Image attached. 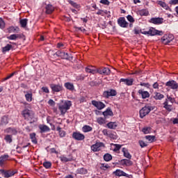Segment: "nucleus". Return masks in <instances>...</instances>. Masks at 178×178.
Here are the masks:
<instances>
[{
	"label": "nucleus",
	"instance_id": "36",
	"mask_svg": "<svg viewBox=\"0 0 178 178\" xmlns=\"http://www.w3.org/2000/svg\"><path fill=\"white\" fill-rule=\"evenodd\" d=\"M1 124H8L9 123V118L8 116L4 115L1 118Z\"/></svg>",
	"mask_w": 178,
	"mask_h": 178
},
{
	"label": "nucleus",
	"instance_id": "56",
	"mask_svg": "<svg viewBox=\"0 0 178 178\" xmlns=\"http://www.w3.org/2000/svg\"><path fill=\"white\" fill-rule=\"evenodd\" d=\"M108 137H109L110 138H112L113 140H116V138H118V136H116V135H114L113 134H109Z\"/></svg>",
	"mask_w": 178,
	"mask_h": 178
},
{
	"label": "nucleus",
	"instance_id": "27",
	"mask_svg": "<svg viewBox=\"0 0 178 178\" xmlns=\"http://www.w3.org/2000/svg\"><path fill=\"white\" fill-rule=\"evenodd\" d=\"M40 133H45V131H49L50 129L47 125L40 124L39 125Z\"/></svg>",
	"mask_w": 178,
	"mask_h": 178
},
{
	"label": "nucleus",
	"instance_id": "45",
	"mask_svg": "<svg viewBox=\"0 0 178 178\" xmlns=\"http://www.w3.org/2000/svg\"><path fill=\"white\" fill-rule=\"evenodd\" d=\"M43 166L46 169H49V168H51V166H52V163H51V162H49V161H46V162L43 163Z\"/></svg>",
	"mask_w": 178,
	"mask_h": 178
},
{
	"label": "nucleus",
	"instance_id": "12",
	"mask_svg": "<svg viewBox=\"0 0 178 178\" xmlns=\"http://www.w3.org/2000/svg\"><path fill=\"white\" fill-rule=\"evenodd\" d=\"M92 104L100 111L101 109H104V108H105V104L101 102L93 100L92 101Z\"/></svg>",
	"mask_w": 178,
	"mask_h": 178
},
{
	"label": "nucleus",
	"instance_id": "52",
	"mask_svg": "<svg viewBox=\"0 0 178 178\" xmlns=\"http://www.w3.org/2000/svg\"><path fill=\"white\" fill-rule=\"evenodd\" d=\"M114 146H115V148H114L113 151H115V152L119 151V149H120V148H122V145H120L115 144V145H114Z\"/></svg>",
	"mask_w": 178,
	"mask_h": 178
},
{
	"label": "nucleus",
	"instance_id": "31",
	"mask_svg": "<svg viewBox=\"0 0 178 178\" xmlns=\"http://www.w3.org/2000/svg\"><path fill=\"white\" fill-rule=\"evenodd\" d=\"M64 86L65 88H67V90H70V91H73V90H74V86L73 85V83L67 82L65 83Z\"/></svg>",
	"mask_w": 178,
	"mask_h": 178
},
{
	"label": "nucleus",
	"instance_id": "19",
	"mask_svg": "<svg viewBox=\"0 0 178 178\" xmlns=\"http://www.w3.org/2000/svg\"><path fill=\"white\" fill-rule=\"evenodd\" d=\"M138 94L140 95H141V97H142V98H143V99H145V98H149V92H148L147 91L139 90Z\"/></svg>",
	"mask_w": 178,
	"mask_h": 178
},
{
	"label": "nucleus",
	"instance_id": "55",
	"mask_svg": "<svg viewBox=\"0 0 178 178\" xmlns=\"http://www.w3.org/2000/svg\"><path fill=\"white\" fill-rule=\"evenodd\" d=\"M42 90L43 91V92H46V94H49V89H48L47 87H42Z\"/></svg>",
	"mask_w": 178,
	"mask_h": 178
},
{
	"label": "nucleus",
	"instance_id": "26",
	"mask_svg": "<svg viewBox=\"0 0 178 178\" xmlns=\"http://www.w3.org/2000/svg\"><path fill=\"white\" fill-rule=\"evenodd\" d=\"M54 10H55V8L54 6H52V5L49 4L46 6V13H47V15H51Z\"/></svg>",
	"mask_w": 178,
	"mask_h": 178
},
{
	"label": "nucleus",
	"instance_id": "59",
	"mask_svg": "<svg viewBox=\"0 0 178 178\" xmlns=\"http://www.w3.org/2000/svg\"><path fill=\"white\" fill-rule=\"evenodd\" d=\"M170 3L171 5H178V0H171Z\"/></svg>",
	"mask_w": 178,
	"mask_h": 178
},
{
	"label": "nucleus",
	"instance_id": "44",
	"mask_svg": "<svg viewBox=\"0 0 178 178\" xmlns=\"http://www.w3.org/2000/svg\"><path fill=\"white\" fill-rule=\"evenodd\" d=\"M12 48V44H7L6 47H3V52H8V51H10Z\"/></svg>",
	"mask_w": 178,
	"mask_h": 178
},
{
	"label": "nucleus",
	"instance_id": "17",
	"mask_svg": "<svg viewBox=\"0 0 178 178\" xmlns=\"http://www.w3.org/2000/svg\"><path fill=\"white\" fill-rule=\"evenodd\" d=\"M150 23H153V24H162L163 23V18H152L149 21Z\"/></svg>",
	"mask_w": 178,
	"mask_h": 178
},
{
	"label": "nucleus",
	"instance_id": "53",
	"mask_svg": "<svg viewBox=\"0 0 178 178\" xmlns=\"http://www.w3.org/2000/svg\"><path fill=\"white\" fill-rule=\"evenodd\" d=\"M124 163L127 166H131V165H133V163L130 160H124Z\"/></svg>",
	"mask_w": 178,
	"mask_h": 178
},
{
	"label": "nucleus",
	"instance_id": "60",
	"mask_svg": "<svg viewBox=\"0 0 178 178\" xmlns=\"http://www.w3.org/2000/svg\"><path fill=\"white\" fill-rule=\"evenodd\" d=\"M166 101H168L169 102H171L172 104H173V102H175V99L172 98L171 97H168V99H166Z\"/></svg>",
	"mask_w": 178,
	"mask_h": 178
},
{
	"label": "nucleus",
	"instance_id": "61",
	"mask_svg": "<svg viewBox=\"0 0 178 178\" xmlns=\"http://www.w3.org/2000/svg\"><path fill=\"white\" fill-rule=\"evenodd\" d=\"M13 76H15V72L11 73L10 75L6 77L4 80H9V79H10V77H13Z\"/></svg>",
	"mask_w": 178,
	"mask_h": 178
},
{
	"label": "nucleus",
	"instance_id": "64",
	"mask_svg": "<svg viewBox=\"0 0 178 178\" xmlns=\"http://www.w3.org/2000/svg\"><path fill=\"white\" fill-rule=\"evenodd\" d=\"M84 79H86V76H84L83 75H80V76H77V80H84Z\"/></svg>",
	"mask_w": 178,
	"mask_h": 178
},
{
	"label": "nucleus",
	"instance_id": "29",
	"mask_svg": "<svg viewBox=\"0 0 178 178\" xmlns=\"http://www.w3.org/2000/svg\"><path fill=\"white\" fill-rule=\"evenodd\" d=\"M25 98L27 102H31V101H33V93L26 92Z\"/></svg>",
	"mask_w": 178,
	"mask_h": 178
},
{
	"label": "nucleus",
	"instance_id": "8",
	"mask_svg": "<svg viewBox=\"0 0 178 178\" xmlns=\"http://www.w3.org/2000/svg\"><path fill=\"white\" fill-rule=\"evenodd\" d=\"M72 138H74V140H77V141H82V140L86 138V136H84V134H81L80 132H74L72 134Z\"/></svg>",
	"mask_w": 178,
	"mask_h": 178
},
{
	"label": "nucleus",
	"instance_id": "33",
	"mask_svg": "<svg viewBox=\"0 0 178 178\" xmlns=\"http://www.w3.org/2000/svg\"><path fill=\"white\" fill-rule=\"evenodd\" d=\"M151 130H152V129L149 127H145L142 129V131L144 134H149Z\"/></svg>",
	"mask_w": 178,
	"mask_h": 178
},
{
	"label": "nucleus",
	"instance_id": "34",
	"mask_svg": "<svg viewBox=\"0 0 178 178\" xmlns=\"http://www.w3.org/2000/svg\"><path fill=\"white\" fill-rule=\"evenodd\" d=\"M82 130L84 133H88V131H92V127L89 125H85L83 127Z\"/></svg>",
	"mask_w": 178,
	"mask_h": 178
},
{
	"label": "nucleus",
	"instance_id": "5",
	"mask_svg": "<svg viewBox=\"0 0 178 178\" xmlns=\"http://www.w3.org/2000/svg\"><path fill=\"white\" fill-rule=\"evenodd\" d=\"M105 147V145L103 143L99 142L96 143L95 145L91 146V149L93 152H98V151H101L102 148Z\"/></svg>",
	"mask_w": 178,
	"mask_h": 178
},
{
	"label": "nucleus",
	"instance_id": "3",
	"mask_svg": "<svg viewBox=\"0 0 178 178\" xmlns=\"http://www.w3.org/2000/svg\"><path fill=\"white\" fill-rule=\"evenodd\" d=\"M143 34L147 35H162L163 34V32L161 31H158L154 28H150L148 31H145L143 32Z\"/></svg>",
	"mask_w": 178,
	"mask_h": 178
},
{
	"label": "nucleus",
	"instance_id": "14",
	"mask_svg": "<svg viewBox=\"0 0 178 178\" xmlns=\"http://www.w3.org/2000/svg\"><path fill=\"white\" fill-rule=\"evenodd\" d=\"M50 88H51L52 91L54 92H59L60 91H62V86L56 85L55 83L50 84Z\"/></svg>",
	"mask_w": 178,
	"mask_h": 178
},
{
	"label": "nucleus",
	"instance_id": "4",
	"mask_svg": "<svg viewBox=\"0 0 178 178\" xmlns=\"http://www.w3.org/2000/svg\"><path fill=\"white\" fill-rule=\"evenodd\" d=\"M1 172L6 178L12 177V176H15L17 173V170H8L6 171L5 170H1Z\"/></svg>",
	"mask_w": 178,
	"mask_h": 178
},
{
	"label": "nucleus",
	"instance_id": "25",
	"mask_svg": "<svg viewBox=\"0 0 178 178\" xmlns=\"http://www.w3.org/2000/svg\"><path fill=\"white\" fill-rule=\"evenodd\" d=\"M8 33H19L20 31V29L18 27H15V26H10L9 28L7 29Z\"/></svg>",
	"mask_w": 178,
	"mask_h": 178
},
{
	"label": "nucleus",
	"instance_id": "11",
	"mask_svg": "<svg viewBox=\"0 0 178 178\" xmlns=\"http://www.w3.org/2000/svg\"><path fill=\"white\" fill-rule=\"evenodd\" d=\"M117 92L115 90L104 91L103 93V96L104 98H109V97H115Z\"/></svg>",
	"mask_w": 178,
	"mask_h": 178
},
{
	"label": "nucleus",
	"instance_id": "49",
	"mask_svg": "<svg viewBox=\"0 0 178 178\" xmlns=\"http://www.w3.org/2000/svg\"><path fill=\"white\" fill-rule=\"evenodd\" d=\"M0 29H5V22L2 18H0Z\"/></svg>",
	"mask_w": 178,
	"mask_h": 178
},
{
	"label": "nucleus",
	"instance_id": "47",
	"mask_svg": "<svg viewBox=\"0 0 178 178\" xmlns=\"http://www.w3.org/2000/svg\"><path fill=\"white\" fill-rule=\"evenodd\" d=\"M97 123H99V124H104L105 123V119L102 118H99L97 120Z\"/></svg>",
	"mask_w": 178,
	"mask_h": 178
},
{
	"label": "nucleus",
	"instance_id": "46",
	"mask_svg": "<svg viewBox=\"0 0 178 178\" xmlns=\"http://www.w3.org/2000/svg\"><path fill=\"white\" fill-rule=\"evenodd\" d=\"M159 5H160V6H162V8H164V9H168V8L166 3L163 1H159Z\"/></svg>",
	"mask_w": 178,
	"mask_h": 178
},
{
	"label": "nucleus",
	"instance_id": "23",
	"mask_svg": "<svg viewBox=\"0 0 178 178\" xmlns=\"http://www.w3.org/2000/svg\"><path fill=\"white\" fill-rule=\"evenodd\" d=\"M61 162H72L73 161V157L72 156H69L68 157H66L65 156H62L60 157Z\"/></svg>",
	"mask_w": 178,
	"mask_h": 178
},
{
	"label": "nucleus",
	"instance_id": "42",
	"mask_svg": "<svg viewBox=\"0 0 178 178\" xmlns=\"http://www.w3.org/2000/svg\"><path fill=\"white\" fill-rule=\"evenodd\" d=\"M104 161H106V162H109V161H111V159H112V155H111L109 154H106L104 156Z\"/></svg>",
	"mask_w": 178,
	"mask_h": 178
},
{
	"label": "nucleus",
	"instance_id": "18",
	"mask_svg": "<svg viewBox=\"0 0 178 178\" xmlns=\"http://www.w3.org/2000/svg\"><path fill=\"white\" fill-rule=\"evenodd\" d=\"M134 80L133 79H121L120 83H124L126 86H133Z\"/></svg>",
	"mask_w": 178,
	"mask_h": 178
},
{
	"label": "nucleus",
	"instance_id": "57",
	"mask_svg": "<svg viewBox=\"0 0 178 178\" xmlns=\"http://www.w3.org/2000/svg\"><path fill=\"white\" fill-rule=\"evenodd\" d=\"M100 3H103V5H109L110 2L108 0H101Z\"/></svg>",
	"mask_w": 178,
	"mask_h": 178
},
{
	"label": "nucleus",
	"instance_id": "50",
	"mask_svg": "<svg viewBox=\"0 0 178 178\" xmlns=\"http://www.w3.org/2000/svg\"><path fill=\"white\" fill-rule=\"evenodd\" d=\"M127 19L128 22H130V23H134V18L131 15H128Z\"/></svg>",
	"mask_w": 178,
	"mask_h": 178
},
{
	"label": "nucleus",
	"instance_id": "35",
	"mask_svg": "<svg viewBox=\"0 0 178 178\" xmlns=\"http://www.w3.org/2000/svg\"><path fill=\"white\" fill-rule=\"evenodd\" d=\"M27 22H28L27 19H20L19 23H20L21 27H22L23 29H26L27 26Z\"/></svg>",
	"mask_w": 178,
	"mask_h": 178
},
{
	"label": "nucleus",
	"instance_id": "41",
	"mask_svg": "<svg viewBox=\"0 0 178 178\" xmlns=\"http://www.w3.org/2000/svg\"><path fill=\"white\" fill-rule=\"evenodd\" d=\"M138 14L140 16H148V10H140L138 11Z\"/></svg>",
	"mask_w": 178,
	"mask_h": 178
},
{
	"label": "nucleus",
	"instance_id": "16",
	"mask_svg": "<svg viewBox=\"0 0 178 178\" xmlns=\"http://www.w3.org/2000/svg\"><path fill=\"white\" fill-rule=\"evenodd\" d=\"M118 22V24H119V26H120V27L126 28V27H127V26H129V23H127V22L126 21L124 17H120Z\"/></svg>",
	"mask_w": 178,
	"mask_h": 178
},
{
	"label": "nucleus",
	"instance_id": "43",
	"mask_svg": "<svg viewBox=\"0 0 178 178\" xmlns=\"http://www.w3.org/2000/svg\"><path fill=\"white\" fill-rule=\"evenodd\" d=\"M145 138L146 140H148L149 143H154V140H155V136H146Z\"/></svg>",
	"mask_w": 178,
	"mask_h": 178
},
{
	"label": "nucleus",
	"instance_id": "39",
	"mask_svg": "<svg viewBox=\"0 0 178 178\" xmlns=\"http://www.w3.org/2000/svg\"><path fill=\"white\" fill-rule=\"evenodd\" d=\"M57 131L59 132L60 137H65V136H66V132H65V131H62L60 127H57Z\"/></svg>",
	"mask_w": 178,
	"mask_h": 178
},
{
	"label": "nucleus",
	"instance_id": "54",
	"mask_svg": "<svg viewBox=\"0 0 178 178\" xmlns=\"http://www.w3.org/2000/svg\"><path fill=\"white\" fill-rule=\"evenodd\" d=\"M49 105H50V106H55V102L52 99H49L48 102Z\"/></svg>",
	"mask_w": 178,
	"mask_h": 178
},
{
	"label": "nucleus",
	"instance_id": "30",
	"mask_svg": "<svg viewBox=\"0 0 178 178\" xmlns=\"http://www.w3.org/2000/svg\"><path fill=\"white\" fill-rule=\"evenodd\" d=\"M122 152L124 154V156H125V158H127L128 159H131V154H130V153L129 152V150H127V149L126 148H122Z\"/></svg>",
	"mask_w": 178,
	"mask_h": 178
},
{
	"label": "nucleus",
	"instance_id": "51",
	"mask_svg": "<svg viewBox=\"0 0 178 178\" xmlns=\"http://www.w3.org/2000/svg\"><path fill=\"white\" fill-rule=\"evenodd\" d=\"M139 145L141 147V148H144V147H147V143L143 140H139Z\"/></svg>",
	"mask_w": 178,
	"mask_h": 178
},
{
	"label": "nucleus",
	"instance_id": "22",
	"mask_svg": "<svg viewBox=\"0 0 178 178\" xmlns=\"http://www.w3.org/2000/svg\"><path fill=\"white\" fill-rule=\"evenodd\" d=\"M8 40H11L13 41H16V40H19V38H22V35L20 34H13L10 36L7 37Z\"/></svg>",
	"mask_w": 178,
	"mask_h": 178
},
{
	"label": "nucleus",
	"instance_id": "38",
	"mask_svg": "<svg viewBox=\"0 0 178 178\" xmlns=\"http://www.w3.org/2000/svg\"><path fill=\"white\" fill-rule=\"evenodd\" d=\"M30 138L33 144H37V138H35V133L30 134Z\"/></svg>",
	"mask_w": 178,
	"mask_h": 178
},
{
	"label": "nucleus",
	"instance_id": "63",
	"mask_svg": "<svg viewBox=\"0 0 178 178\" xmlns=\"http://www.w3.org/2000/svg\"><path fill=\"white\" fill-rule=\"evenodd\" d=\"M102 133H103V134H104V136H109V134L108 133V129H104V130L102 131Z\"/></svg>",
	"mask_w": 178,
	"mask_h": 178
},
{
	"label": "nucleus",
	"instance_id": "58",
	"mask_svg": "<svg viewBox=\"0 0 178 178\" xmlns=\"http://www.w3.org/2000/svg\"><path fill=\"white\" fill-rule=\"evenodd\" d=\"M69 3H70V5H72V6H74V8H78L79 5H77V3H74L72 1H69Z\"/></svg>",
	"mask_w": 178,
	"mask_h": 178
},
{
	"label": "nucleus",
	"instance_id": "10",
	"mask_svg": "<svg viewBox=\"0 0 178 178\" xmlns=\"http://www.w3.org/2000/svg\"><path fill=\"white\" fill-rule=\"evenodd\" d=\"M113 175H115V176H118V177H120V176H124V177H128V178L133 177V176L128 175L120 170H116L115 171H114Z\"/></svg>",
	"mask_w": 178,
	"mask_h": 178
},
{
	"label": "nucleus",
	"instance_id": "6",
	"mask_svg": "<svg viewBox=\"0 0 178 178\" xmlns=\"http://www.w3.org/2000/svg\"><path fill=\"white\" fill-rule=\"evenodd\" d=\"M175 40V36L172 34L165 35L162 38L161 41L163 44H165V45L169 44L171 41H173Z\"/></svg>",
	"mask_w": 178,
	"mask_h": 178
},
{
	"label": "nucleus",
	"instance_id": "24",
	"mask_svg": "<svg viewBox=\"0 0 178 178\" xmlns=\"http://www.w3.org/2000/svg\"><path fill=\"white\" fill-rule=\"evenodd\" d=\"M9 159L8 155H3L0 157V166L5 165V162Z\"/></svg>",
	"mask_w": 178,
	"mask_h": 178
},
{
	"label": "nucleus",
	"instance_id": "40",
	"mask_svg": "<svg viewBox=\"0 0 178 178\" xmlns=\"http://www.w3.org/2000/svg\"><path fill=\"white\" fill-rule=\"evenodd\" d=\"M154 98L155 99H162V98H163V95L161 94L160 92H155Z\"/></svg>",
	"mask_w": 178,
	"mask_h": 178
},
{
	"label": "nucleus",
	"instance_id": "48",
	"mask_svg": "<svg viewBox=\"0 0 178 178\" xmlns=\"http://www.w3.org/2000/svg\"><path fill=\"white\" fill-rule=\"evenodd\" d=\"M5 140L7 143H12V136L10 135H7L5 137Z\"/></svg>",
	"mask_w": 178,
	"mask_h": 178
},
{
	"label": "nucleus",
	"instance_id": "28",
	"mask_svg": "<svg viewBox=\"0 0 178 178\" xmlns=\"http://www.w3.org/2000/svg\"><path fill=\"white\" fill-rule=\"evenodd\" d=\"M104 118H108V116H113V112L111 108H107L106 111L103 112Z\"/></svg>",
	"mask_w": 178,
	"mask_h": 178
},
{
	"label": "nucleus",
	"instance_id": "20",
	"mask_svg": "<svg viewBox=\"0 0 178 178\" xmlns=\"http://www.w3.org/2000/svg\"><path fill=\"white\" fill-rule=\"evenodd\" d=\"M56 55L57 56H59V58H61L62 59H68L69 58V54L60 51H57Z\"/></svg>",
	"mask_w": 178,
	"mask_h": 178
},
{
	"label": "nucleus",
	"instance_id": "15",
	"mask_svg": "<svg viewBox=\"0 0 178 178\" xmlns=\"http://www.w3.org/2000/svg\"><path fill=\"white\" fill-rule=\"evenodd\" d=\"M86 73H90L91 74H97V70L95 69V67L89 65L85 68Z\"/></svg>",
	"mask_w": 178,
	"mask_h": 178
},
{
	"label": "nucleus",
	"instance_id": "62",
	"mask_svg": "<svg viewBox=\"0 0 178 178\" xmlns=\"http://www.w3.org/2000/svg\"><path fill=\"white\" fill-rule=\"evenodd\" d=\"M153 88H155V89L159 88V84L158 83V82H156L153 84Z\"/></svg>",
	"mask_w": 178,
	"mask_h": 178
},
{
	"label": "nucleus",
	"instance_id": "37",
	"mask_svg": "<svg viewBox=\"0 0 178 178\" xmlns=\"http://www.w3.org/2000/svg\"><path fill=\"white\" fill-rule=\"evenodd\" d=\"M6 133H9L10 134H17V130L13 128H8L6 129Z\"/></svg>",
	"mask_w": 178,
	"mask_h": 178
},
{
	"label": "nucleus",
	"instance_id": "7",
	"mask_svg": "<svg viewBox=\"0 0 178 178\" xmlns=\"http://www.w3.org/2000/svg\"><path fill=\"white\" fill-rule=\"evenodd\" d=\"M151 112V106H145L140 111V116L141 118L147 116L148 113Z\"/></svg>",
	"mask_w": 178,
	"mask_h": 178
},
{
	"label": "nucleus",
	"instance_id": "21",
	"mask_svg": "<svg viewBox=\"0 0 178 178\" xmlns=\"http://www.w3.org/2000/svg\"><path fill=\"white\" fill-rule=\"evenodd\" d=\"M172 105H173V103H171L170 102H168V100H166L164 102V108L169 112H170V111H172Z\"/></svg>",
	"mask_w": 178,
	"mask_h": 178
},
{
	"label": "nucleus",
	"instance_id": "32",
	"mask_svg": "<svg viewBox=\"0 0 178 178\" xmlns=\"http://www.w3.org/2000/svg\"><path fill=\"white\" fill-rule=\"evenodd\" d=\"M107 127L108 129H115L116 127H118V123L116 122H111L107 124Z\"/></svg>",
	"mask_w": 178,
	"mask_h": 178
},
{
	"label": "nucleus",
	"instance_id": "1",
	"mask_svg": "<svg viewBox=\"0 0 178 178\" xmlns=\"http://www.w3.org/2000/svg\"><path fill=\"white\" fill-rule=\"evenodd\" d=\"M58 110L60 112V114L63 116H65L66 114V112L70 109V107L72 106V102L69 100H61L58 104Z\"/></svg>",
	"mask_w": 178,
	"mask_h": 178
},
{
	"label": "nucleus",
	"instance_id": "2",
	"mask_svg": "<svg viewBox=\"0 0 178 178\" xmlns=\"http://www.w3.org/2000/svg\"><path fill=\"white\" fill-rule=\"evenodd\" d=\"M22 115L24 118L25 120H31L34 119V112L27 108L22 111Z\"/></svg>",
	"mask_w": 178,
	"mask_h": 178
},
{
	"label": "nucleus",
	"instance_id": "13",
	"mask_svg": "<svg viewBox=\"0 0 178 178\" xmlns=\"http://www.w3.org/2000/svg\"><path fill=\"white\" fill-rule=\"evenodd\" d=\"M97 73H99V74L108 75L111 74V70L108 67H101L97 70Z\"/></svg>",
	"mask_w": 178,
	"mask_h": 178
},
{
	"label": "nucleus",
	"instance_id": "9",
	"mask_svg": "<svg viewBox=\"0 0 178 178\" xmlns=\"http://www.w3.org/2000/svg\"><path fill=\"white\" fill-rule=\"evenodd\" d=\"M166 87H169L172 90H177L178 83L175 81H170L165 83Z\"/></svg>",
	"mask_w": 178,
	"mask_h": 178
}]
</instances>
